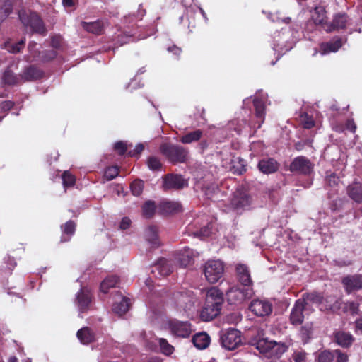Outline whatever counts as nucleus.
I'll return each instance as SVG.
<instances>
[{
	"label": "nucleus",
	"instance_id": "1",
	"mask_svg": "<svg viewBox=\"0 0 362 362\" xmlns=\"http://www.w3.org/2000/svg\"><path fill=\"white\" fill-rule=\"evenodd\" d=\"M224 301L223 292L216 287L208 290L200 317L203 321H211L220 313Z\"/></svg>",
	"mask_w": 362,
	"mask_h": 362
},
{
	"label": "nucleus",
	"instance_id": "2",
	"mask_svg": "<svg viewBox=\"0 0 362 362\" xmlns=\"http://www.w3.org/2000/svg\"><path fill=\"white\" fill-rule=\"evenodd\" d=\"M160 151L169 162L174 164L185 163L189 158L188 149L178 144H163Z\"/></svg>",
	"mask_w": 362,
	"mask_h": 362
},
{
	"label": "nucleus",
	"instance_id": "3",
	"mask_svg": "<svg viewBox=\"0 0 362 362\" xmlns=\"http://www.w3.org/2000/svg\"><path fill=\"white\" fill-rule=\"evenodd\" d=\"M18 17L21 23L25 27H30L33 33L45 35L47 30L40 16L35 12L21 10L18 11Z\"/></svg>",
	"mask_w": 362,
	"mask_h": 362
},
{
	"label": "nucleus",
	"instance_id": "4",
	"mask_svg": "<svg viewBox=\"0 0 362 362\" xmlns=\"http://www.w3.org/2000/svg\"><path fill=\"white\" fill-rule=\"evenodd\" d=\"M256 349L268 358L272 357L279 358L288 349V346L285 343L269 341L267 338L265 341H259L256 342Z\"/></svg>",
	"mask_w": 362,
	"mask_h": 362
},
{
	"label": "nucleus",
	"instance_id": "5",
	"mask_svg": "<svg viewBox=\"0 0 362 362\" xmlns=\"http://www.w3.org/2000/svg\"><path fill=\"white\" fill-rule=\"evenodd\" d=\"M219 340L222 347L232 351L242 344V334L235 328L221 329L219 332Z\"/></svg>",
	"mask_w": 362,
	"mask_h": 362
},
{
	"label": "nucleus",
	"instance_id": "6",
	"mask_svg": "<svg viewBox=\"0 0 362 362\" xmlns=\"http://www.w3.org/2000/svg\"><path fill=\"white\" fill-rule=\"evenodd\" d=\"M203 272L206 281L210 284H215L223 276L224 264L220 260L211 259L205 263Z\"/></svg>",
	"mask_w": 362,
	"mask_h": 362
},
{
	"label": "nucleus",
	"instance_id": "7",
	"mask_svg": "<svg viewBox=\"0 0 362 362\" xmlns=\"http://www.w3.org/2000/svg\"><path fill=\"white\" fill-rule=\"evenodd\" d=\"M173 298L176 308L181 311L190 310L196 302V297L192 291L185 290L173 293Z\"/></svg>",
	"mask_w": 362,
	"mask_h": 362
},
{
	"label": "nucleus",
	"instance_id": "8",
	"mask_svg": "<svg viewBox=\"0 0 362 362\" xmlns=\"http://www.w3.org/2000/svg\"><path fill=\"white\" fill-rule=\"evenodd\" d=\"M252 293V288L234 286L226 291V296L230 305H240L247 299L250 298Z\"/></svg>",
	"mask_w": 362,
	"mask_h": 362
},
{
	"label": "nucleus",
	"instance_id": "9",
	"mask_svg": "<svg viewBox=\"0 0 362 362\" xmlns=\"http://www.w3.org/2000/svg\"><path fill=\"white\" fill-rule=\"evenodd\" d=\"M315 165L305 156L296 157L290 163L289 170L305 176L310 175L314 171Z\"/></svg>",
	"mask_w": 362,
	"mask_h": 362
},
{
	"label": "nucleus",
	"instance_id": "10",
	"mask_svg": "<svg viewBox=\"0 0 362 362\" xmlns=\"http://www.w3.org/2000/svg\"><path fill=\"white\" fill-rule=\"evenodd\" d=\"M325 30L327 33L344 30L351 25V19L345 12H338L333 15L332 20L328 24H325Z\"/></svg>",
	"mask_w": 362,
	"mask_h": 362
},
{
	"label": "nucleus",
	"instance_id": "11",
	"mask_svg": "<svg viewBox=\"0 0 362 362\" xmlns=\"http://www.w3.org/2000/svg\"><path fill=\"white\" fill-rule=\"evenodd\" d=\"M168 326L171 334L177 337L187 338L192 332V325L188 321L173 319L168 321Z\"/></svg>",
	"mask_w": 362,
	"mask_h": 362
},
{
	"label": "nucleus",
	"instance_id": "12",
	"mask_svg": "<svg viewBox=\"0 0 362 362\" xmlns=\"http://www.w3.org/2000/svg\"><path fill=\"white\" fill-rule=\"evenodd\" d=\"M249 310L258 317L269 316L273 310L272 304L267 300L254 299L249 305Z\"/></svg>",
	"mask_w": 362,
	"mask_h": 362
},
{
	"label": "nucleus",
	"instance_id": "13",
	"mask_svg": "<svg viewBox=\"0 0 362 362\" xmlns=\"http://www.w3.org/2000/svg\"><path fill=\"white\" fill-rule=\"evenodd\" d=\"M165 190L181 189L187 186V181L180 175L168 174L163 178Z\"/></svg>",
	"mask_w": 362,
	"mask_h": 362
},
{
	"label": "nucleus",
	"instance_id": "14",
	"mask_svg": "<svg viewBox=\"0 0 362 362\" xmlns=\"http://www.w3.org/2000/svg\"><path fill=\"white\" fill-rule=\"evenodd\" d=\"M151 272L156 278L167 276L173 272L171 262L165 258L161 257L153 266Z\"/></svg>",
	"mask_w": 362,
	"mask_h": 362
},
{
	"label": "nucleus",
	"instance_id": "15",
	"mask_svg": "<svg viewBox=\"0 0 362 362\" xmlns=\"http://www.w3.org/2000/svg\"><path fill=\"white\" fill-rule=\"evenodd\" d=\"M305 308L303 299L296 300L293 307L291 309L289 320L290 322L295 326L300 325L303 322V310Z\"/></svg>",
	"mask_w": 362,
	"mask_h": 362
},
{
	"label": "nucleus",
	"instance_id": "16",
	"mask_svg": "<svg viewBox=\"0 0 362 362\" xmlns=\"http://www.w3.org/2000/svg\"><path fill=\"white\" fill-rule=\"evenodd\" d=\"M341 283L348 293L362 289V275H348L342 279Z\"/></svg>",
	"mask_w": 362,
	"mask_h": 362
},
{
	"label": "nucleus",
	"instance_id": "17",
	"mask_svg": "<svg viewBox=\"0 0 362 362\" xmlns=\"http://www.w3.org/2000/svg\"><path fill=\"white\" fill-rule=\"evenodd\" d=\"M230 204L235 209H244L250 205L251 197L243 190H236L233 194Z\"/></svg>",
	"mask_w": 362,
	"mask_h": 362
},
{
	"label": "nucleus",
	"instance_id": "18",
	"mask_svg": "<svg viewBox=\"0 0 362 362\" xmlns=\"http://www.w3.org/2000/svg\"><path fill=\"white\" fill-rule=\"evenodd\" d=\"M236 277L238 281L246 287L252 285V280L250 275V272L248 267L244 264H238L235 267Z\"/></svg>",
	"mask_w": 362,
	"mask_h": 362
},
{
	"label": "nucleus",
	"instance_id": "19",
	"mask_svg": "<svg viewBox=\"0 0 362 362\" xmlns=\"http://www.w3.org/2000/svg\"><path fill=\"white\" fill-rule=\"evenodd\" d=\"M158 213L162 215L177 214L182 211V206L178 202L163 200L158 206Z\"/></svg>",
	"mask_w": 362,
	"mask_h": 362
},
{
	"label": "nucleus",
	"instance_id": "20",
	"mask_svg": "<svg viewBox=\"0 0 362 362\" xmlns=\"http://www.w3.org/2000/svg\"><path fill=\"white\" fill-rule=\"evenodd\" d=\"M279 163L273 158H264L259 160L258 170L263 174H272L276 173L279 168Z\"/></svg>",
	"mask_w": 362,
	"mask_h": 362
},
{
	"label": "nucleus",
	"instance_id": "21",
	"mask_svg": "<svg viewBox=\"0 0 362 362\" xmlns=\"http://www.w3.org/2000/svg\"><path fill=\"white\" fill-rule=\"evenodd\" d=\"M341 46L342 41L339 37L337 38L333 42H322L319 45V51L317 49H315L313 56H316L318 52H320L321 55H325L331 52H336L341 47Z\"/></svg>",
	"mask_w": 362,
	"mask_h": 362
},
{
	"label": "nucleus",
	"instance_id": "22",
	"mask_svg": "<svg viewBox=\"0 0 362 362\" xmlns=\"http://www.w3.org/2000/svg\"><path fill=\"white\" fill-rule=\"evenodd\" d=\"M44 74V71L36 65H30L24 69L21 76L23 82H25L41 79Z\"/></svg>",
	"mask_w": 362,
	"mask_h": 362
},
{
	"label": "nucleus",
	"instance_id": "23",
	"mask_svg": "<svg viewBox=\"0 0 362 362\" xmlns=\"http://www.w3.org/2000/svg\"><path fill=\"white\" fill-rule=\"evenodd\" d=\"M355 339L351 334L345 331H337L334 334V341L340 346L344 349L349 348L354 343Z\"/></svg>",
	"mask_w": 362,
	"mask_h": 362
},
{
	"label": "nucleus",
	"instance_id": "24",
	"mask_svg": "<svg viewBox=\"0 0 362 362\" xmlns=\"http://www.w3.org/2000/svg\"><path fill=\"white\" fill-rule=\"evenodd\" d=\"M311 21L315 25H320L325 30V24H328L327 21V11L323 6H316L312 15Z\"/></svg>",
	"mask_w": 362,
	"mask_h": 362
},
{
	"label": "nucleus",
	"instance_id": "25",
	"mask_svg": "<svg viewBox=\"0 0 362 362\" xmlns=\"http://www.w3.org/2000/svg\"><path fill=\"white\" fill-rule=\"evenodd\" d=\"M92 296L88 291L81 289L77 294V305L81 313L88 310L90 304Z\"/></svg>",
	"mask_w": 362,
	"mask_h": 362
},
{
	"label": "nucleus",
	"instance_id": "26",
	"mask_svg": "<svg viewBox=\"0 0 362 362\" xmlns=\"http://www.w3.org/2000/svg\"><path fill=\"white\" fill-rule=\"evenodd\" d=\"M2 81L8 86H16L23 82L22 76L15 74L10 67L5 69L2 76Z\"/></svg>",
	"mask_w": 362,
	"mask_h": 362
},
{
	"label": "nucleus",
	"instance_id": "27",
	"mask_svg": "<svg viewBox=\"0 0 362 362\" xmlns=\"http://www.w3.org/2000/svg\"><path fill=\"white\" fill-rule=\"evenodd\" d=\"M81 25L87 32L97 35H102L104 31V23L101 20H97L90 23L83 21Z\"/></svg>",
	"mask_w": 362,
	"mask_h": 362
},
{
	"label": "nucleus",
	"instance_id": "28",
	"mask_svg": "<svg viewBox=\"0 0 362 362\" xmlns=\"http://www.w3.org/2000/svg\"><path fill=\"white\" fill-rule=\"evenodd\" d=\"M76 336L83 344H89L95 341V333L88 327H84L78 330Z\"/></svg>",
	"mask_w": 362,
	"mask_h": 362
},
{
	"label": "nucleus",
	"instance_id": "29",
	"mask_svg": "<svg viewBox=\"0 0 362 362\" xmlns=\"http://www.w3.org/2000/svg\"><path fill=\"white\" fill-rule=\"evenodd\" d=\"M76 226V223L72 220L66 221L61 226L62 230V235L60 240L61 243L67 242L71 239V237L75 233Z\"/></svg>",
	"mask_w": 362,
	"mask_h": 362
},
{
	"label": "nucleus",
	"instance_id": "30",
	"mask_svg": "<svg viewBox=\"0 0 362 362\" xmlns=\"http://www.w3.org/2000/svg\"><path fill=\"white\" fill-rule=\"evenodd\" d=\"M347 193L349 197L357 203L362 202V184L354 182L347 187Z\"/></svg>",
	"mask_w": 362,
	"mask_h": 362
},
{
	"label": "nucleus",
	"instance_id": "31",
	"mask_svg": "<svg viewBox=\"0 0 362 362\" xmlns=\"http://www.w3.org/2000/svg\"><path fill=\"white\" fill-rule=\"evenodd\" d=\"M192 342L199 349H204L210 344V337L206 332H199L193 336Z\"/></svg>",
	"mask_w": 362,
	"mask_h": 362
},
{
	"label": "nucleus",
	"instance_id": "32",
	"mask_svg": "<svg viewBox=\"0 0 362 362\" xmlns=\"http://www.w3.org/2000/svg\"><path fill=\"white\" fill-rule=\"evenodd\" d=\"M203 136V131L196 129L192 132H187L180 138V141L184 144H189L193 142L199 141Z\"/></svg>",
	"mask_w": 362,
	"mask_h": 362
},
{
	"label": "nucleus",
	"instance_id": "33",
	"mask_svg": "<svg viewBox=\"0 0 362 362\" xmlns=\"http://www.w3.org/2000/svg\"><path fill=\"white\" fill-rule=\"evenodd\" d=\"M146 240L155 247L160 245L158 228L156 226H149L145 232Z\"/></svg>",
	"mask_w": 362,
	"mask_h": 362
},
{
	"label": "nucleus",
	"instance_id": "34",
	"mask_svg": "<svg viewBox=\"0 0 362 362\" xmlns=\"http://www.w3.org/2000/svg\"><path fill=\"white\" fill-rule=\"evenodd\" d=\"M119 283V277L117 275H110L106 277L100 284V291L104 293H108L109 289L115 288Z\"/></svg>",
	"mask_w": 362,
	"mask_h": 362
},
{
	"label": "nucleus",
	"instance_id": "35",
	"mask_svg": "<svg viewBox=\"0 0 362 362\" xmlns=\"http://www.w3.org/2000/svg\"><path fill=\"white\" fill-rule=\"evenodd\" d=\"M300 299L303 300L305 307L308 303L317 305L324 304V297L317 292L305 293L303 294L302 298Z\"/></svg>",
	"mask_w": 362,
	"mask_h": 362
},
{
	"label": "nucleus",
	"instance_id": "36",
	"mask_svg": "<svg viewBox=\"0 0 362 362\" xmlns=\"http://www.w3.org/2000/svg\"><path fill=\"white\" fill-rule=\"evenodd\" d=\"M130 305V299L127 297L123 296L120 302L115 303L113 305L112 310L114 311V313L122 316L129 310Z\"/></svg>",
	"mask_w": 362,
	"mask_h": 362
},
{
	"label": "nucleus",
	"instance_id": "37",
	"mask_svg": "<svg viewBox=\"0 0 362 362\" xmlns=\"http://www.w3.org/2000/svg\"><path fill=\"white\" fill-rule=\"evenodd\" d=\"M50 46L52 50L64 52L66 49V44L63 37L59 34H54L50 37Z\"/></svg>",
	"mask_w": 362,
	"mask_h": 362
},
{
	"label": "nucleus",
	"instance_id": "38",
	"mask_svg": "<svg viewBox=\"0 0 362 362\" xmlns=\"http://www.w3.org/2000/svg\"><path fill=\"white\" fill-rule=\"evenodd\" d=\"M58 52L56 50H43L35 51V57H39V59L42 63H47L53 61L57 57Z\"/></svg>",
	"mask_w": 362,
	"mask_h": 362
},
{
	"label": "nucleus",
	"instance_id": "39",
	"mask_svg": "<svg viewBox=\"0 0 362 362\" xmlns=\"http://www.w3.org/2000/svg\"><path fill=\"white\" fill-rule=\"evenodd\" d=\"M325 309L336 312L340 309L341 300L334 296H329L324 298Z\"/></svg>",
	"mask_w": 362,
	"mask_h": 362
},
{
	"label": "nucleus",
	"instance_id": "40",
	"mask_svg": "<svg viewBox=\"0 0 362 362\" xmlns=\"http://www.w3.org/2000/svg\"><path fill=\"white\" fill-rule=\"evenodd\" d=\"M253 105L256 117L261 119V124L263 123L265 115V105L264 101L259 98H255L253 100Z\"/></svg>",
	"mask_w": 362,
	"mask_h": 362
},
{
	"label": "nucleus",
	"instance_id": "41",
	"mask_svg": "<svg viewBox=\"0 0 362 362\" xmlns=\"http://www.w3.org/2000/svg\"><path fill=\"white\" fill-rule=\"evenodd\" d=\"M156 209L154 201H146L142 206V214L146 218H151L153 216Z\"/></svg>",
	"mask_w": 362,
	"mask_h": 362
},
{
	"label": "nucleus",
	"instance_id": "42",
	"mask_svg": "<svg viewBox=\"0 0 362 362\" xmlns=\"http://www.w3.org/2000/svg\"><path fill=\"white\" fill-rule=\"evenodd\" d=\"M264 336L265 333L263 329L259 328L255 329L251 332L249 342L252 346L256 348V342H259V341H265L267 338Z\"/></svg>",
	"mask_w": 362,
	"mask_h": 362
},
{
	"label": "nucleus",
	"instance_id": "43",
	"mask_svg": "<svg viewBox=\"0 0 362 362\" xmlns=\"http://www.w3.org/2000/svg\"><path fill=\"white\" fill-rule=\"evenodd\" d=\"M119 173V169L117 165L106 168L103 179L110 181L115 179Z\"/></svg>",
	"mask_w": 362,
	"mask_h": 362
},
{
	"label": "nucleus",
	"instance_id": "44",
	"mask_svg": "<svg viewBox=\"0 0 362 362\" xmlns=\"http://www.w3.org/2000/svg\"><path fill=\"white\" fill-rule=\"evenodd\" d=\"M158 344H159L161 352L163 354H165L166 356H170L173 353V351L175 350L174 346H172L171 344H170L165 339L159 338Z\"/></svg>",
	"mask_w": 362,
	"mask_h": 362
},
{
	"label": "nucleus",
	"instance_id": "45",
	"mask_svg": "<svg viewBox=\"0 0 362 362\" xmlns=\"http://www.w3.org/2000/svg\"><path fill=\"white\" fill-rule=\"evenodd\" d=\"M62 179L64 187H73L76 183V177L68 170L62 173Z\"/></svg>",
	"mask_w": 362,
	"mask_h": 362
},
{
	"label": "nucleus",
	"instance_id": "46",
	"mask_svg": "<svg viewBox=\"0 0 362 362\" xmlns=\"http://www.w3.org/2000/svg\"><path fill=\"white\" fill-rule=\"evenodd\" d=\"M334 358V351L324 350L318 354L317 362H332Z\"/></svg>",
	"mask_w": 362,
	"mask_h": 362
},
{
	"label": "nucleus",
	"instance_id": "47",
	"mask_svg": "<svg viewBox=\"0 0 362 362\" xmlns=\"http://www.w3.org/2000/svg\"><path fill=\"white\" fill-rule=\"evenodd\" d=\"M131 191L134 196H139L144 189V182L141 180H136L131 184Z\"/></svg>",
	"mask_w": 362,
	"mask_h": 362
},
{
	"label": "nucleus",
	"instance_id": "48",
	"mask_svg": "<svg viewBox=\"0 0 362 362\" xmlns=\"http://www.w3.org/2000/svg\"><path fill=\"white\" fill-rule=\"evenodd\" d=\"M148 167L152 170H158L161 168L162 164L156 156H150L147 160Z\"/></svg>",
	"mask_w": 362,
	"mask_h": 362
},
{
	"label": "nucleus",
	"instance_id": "49",
	"mask_svg": "<svg viewBox=\"0 0 362 362\" xmlns=\"http://www.w3.org/2000/svg\"><path fill=\"white\" fill-rule=\"evenodd\" d=\"M37 43L34 41L30 42L28 45L29 55L27 57V62H33L37 60L39 57H35V51H39L36 49Z\"/></svg>",
	"mask_w": 362,
	"mask_h": 362
},
{
	"label": "nucleus",
	"instance_id": "50",
	"mask_svg": "<svg viewBox=\"0 0 362 362\" xmlns=\"http://www.w3.org/2000/svg\"><path fill=\"white\" fill-rule=\"evenodd\" d=\"M25 43V37L22 38L19 42L17 43L13 44L8 47V50L13 53V54H17L21 52V50L23 49Z\"/></svg>",
	"mask_w": 362,
	"mask_h": 362
},
{
	"label": "nucleus",
	"instance_id": "51",
	"mask_svg": "<svg viewBox=\"0 0 362 362\" xmlns=\"http://www.w3.org/2000/svg\"><path fill=\"white\" fill-rule=\"evenodd\" d=\"M113 148L117 153L118 155L123 156L127 153L128 146L125 142L119 141H117L114 144Z\"/></svg>",
	"mask_w": 362,
	"mask_h": 362
},
{
	"label": "nucleus",
	"instance_id": "52",
	"mask_svg": "<svg viewBox=\"0 0 362 362\" xmlns=\"http://www.w3.org/2000/svg\"><path fill=\"white\" fill-rule=\"evenodd\" d=\"M300 336L302 339L307 342L310 338L312 334V327L308 325H305L301 327L300 329Z\"/></svg>",
	"mask_w": 362,
	"mask_h": 362
},
{
	"label": "nucleus",
	"instance_id": "53",
	"mask_svg": "<svg viewBox=\"0 0 362 362\" xmlns=\"http://www.w3.org/2000/svg\"><path fill=\"white\" fill-rule=\"evenodd\" d=\"M185 252L186 253V255L182 254V257H180V262L182 266L187 267L192 260L193 252L189 250H186Z\"/></svg>",
	"mask_w": 362,
	"mask_h": 362
},
{
	"label": "nucleus",
	"instance_id": "54",
	"mask_svg": "<svg viewBox=\"0 0 362 362\" xmlns=\"http://www.w3.org/2000/svg\"><path fill=\"white\" fill-rule=\"evenodd\" d=\"M339 182V177L337 176V175L334 173H331L330 174H328L327 173L326 176V183L329 187H334L338 185Z\"/></svg>",
	"mask_w": 362,
	"mask_h": 362
},
{
	"label": "nucleus",
	"instance_id": "55",
	"mask_svg": "<svg viewBox=\"0 0 362 362\" xmlns=\"http://www.w3.org/2000/svg\"><path fill=\"white\" fill-rule=\"evenodd\" d=\"M337 356V362H347L349 360L348 355L346 353L342 352L340 349H336L334 351V355Z\"/></svg>",
	"mask_w": 362,
	"mask_h": 362
},
{
	"label": "nucleus",
	"instance_id": "56",
	"mask_svg": "<svg viewBox=\"0 0 362 362\" xmlns=\"http://www.w3.org/2000/svg\"><path fill=\"white\" fill-rule=\"evenodd\" d=\"M346 308L349 310L351 315H356L359 313V303L356 302H348Z\"/></svg>",
	"mask_w": 362,
	"mask_h": 362
},
{
	"label": "nucleus",
	"instance_id": "57",
	"mask_svg": "<svg viewBox=\"0 0 362 362\" xmlns=\"http://www.w3.org/2000/svg\"><path fill=\"white\" fill-rule=\"evenodd\" d=\"M144 149V146L142 144H138L134 149L128 151V155L130 157L139 156Z\"/></svg>",
	"mask_w": 362,
	"mask_h": 362
},
{
	"label": "nucleus",
	"instance_id": "58",
	"mask_svg": "<svg viewBox=\"0 0 362 362\" xmlns=\"http://www.w3.org/2000/svg\"><path fill=\"white\" fill-rule=\"evenodd\" d=\"M302 123H303V127L305 129H311L315 126L314 120L313 119V118L311 117L308 116V115H306L303 118Z\"/></svg>",
	"mask_w": 362,
	"mask_h": 362
},
{
	"label": "nucleus",
	"instance_id": "59",
	"mask_svg": "<svg viewBox=\"0 0 362 362\" xmlns=\"http://www.w3.org/2000/svg\"><path fill=\"white\" fill-rule=\"evenodd\" d=\"M167 51L172 53L176 59H179L182 53V49L174 44L168 46L167 47Z\"/></svg>",
	"mask_w": 362,
	"mask_h": 362
},
{
	"label": "nucleus",
	"instance_id": "60",
	"mask_svg": "<svg viewBox=\"0 0 362 362\" xmlns=\"http://www.w3.org/2000/svg\"><path fill=\"white\" fill-rule=\"evenodd\" d=\"M14 106V103L11 100H5L1 103L0 110L2 112H6L11 110Z\"/></svg>",
	"mask_w": 362,
	"mask_h": 362
},
{
	"label": "nucleus",
	"instance_id": "61",
	"mask_svg": "<svg viewBox=\"0 0 362 362\" xmlns=\"http://www.w3.org/2000/svg\"><path fill=\"white\" fill-rule=\"evenodd\" d=\"M293 358L295 362H304L305 360V354L301 351L295 352L293 355Z\"/></svg>",
	"mask_w": 362,
	"mask_h": 362
},
{
	"label": "nucleus",
	"instance_id": "62",
	"mask_svg": "<svg viewBox=\"0 0 362 362\" xmlns=\"http://www.w3.org/2000/svg\"><path fill=\"white\" fill-rule=\"evenodd\" d=\"M132 38V35H128L125 34H121L117 37V41L120 43V45H124L128 43Z\"/></svg>",
	"mask_w": 362,
	"mask_h": 362
},
{
	"label": "nucleus",
	"instance_id": "63",
	"mask_svg": "<svg viewBox=\"0 0 362 362\" xmlns=\"http://www.w3.org/2000/svg\"><path fill=\"white\" fill-rule=\"evenodd\" d=\"M132 221L128 217H124L122 218L120 224L119 228L122 230H126L129 228L131 226Z\"/></svg>",
	"mask_w": 362,
	"mask_h": 362
},
{
	"label": "nucleus",
	"instance_id": "64",
	"mask_svg": "<svg viewBox=\"0 0 362 362\" xmlns=\"http://www.w3.org/2000/svg\"><path fill=\"white\" fill-rule=\"evenodd\" d=\"M346 129L349 130L350 132L354 133L356 129V125L354 121V119H348L346 122Z\"/></svg>",
	"mask_w": 362,
	"mask_h": 362
}]
</instances>
